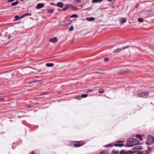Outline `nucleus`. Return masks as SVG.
Listing matches in <instances>:
<instances>
[{
  "label": "nucleus",
  "instance_id": "nucleus-1",
  "mask_svg": "<svg viewBox=\"0 0 154 154\" xmlns=\"http://www.w3.org/2000/svg\"><path fill=\"white\" fill-rule=\"evenodd\" d=\"M153 137L150 135H149L147 138L146 143L147 145H150L153 143Z\"/></svg>",
  "mask_w": 154,
  "mask_h": 154
},
{
  "label": "nucleus",
  "instance_id": "nucleus-2",
  "mask_svg": "<svg viewBox=\"0 0 154 154\" xmlns=\"http://www.w3.org/2000/svg\"><path fill=\"white\" fill-rule=\"evenodd\" d=\"M149 92L147 91H144L141 93H139L137 94V96L138 97H142L143 98H146L148 96Z\"/></svg>",
  "mask_w": 154,
  "mask_h": 154
},
{
  "label": "nucleus",
  "instance_id": "nucleus-3",
  "mask_svg": "<svg viewBox=\"0 0 154 154\" xmlns=\"http://www.w3.org/2000/svg\"><path fill=\"white\" fill-rule=\"evenodd\" d=\"M128 47H129V46H127L125 47H123L122 48H118V49H115L114 51L113 52L114 53H118V52L121 51H122L123 50H124L126 48H128Z\"/></svg>",
  "mask_w": 154,
  "mask_h": 154
},
{
  "label": "nucleus",
  "instance_id": "nucleus-4",
  "mask_svg": "<svg viewBox=\"0 0 154 154\" xmlns=\"http://www.w3.org/2000/svg\"><path fill=\"white\" fill-rule=\"evenodd\" d=\"M132 142L133 146L134 145H137L139 144L140 142L136 138H134L133 139Z\"/></svg>",
  "mask_w": 154,
  "mask_h": 154
},
{
  "label": "nucleus",
  "instance_id": "nucleus-5",
  "mask_svg": "<svg viewBox=\"0 0 154 154\" xmlns=\"http://www.w3.org/2000/svg\"><path fill=\"white\" fill-rule=\"evenodd\" d=\"M45 6V5L43 3H38L37 4L36 8L37 9H40Z\"/></svg>",
  "mask_w": 154,
  "mask_h": 154
},
{
  "label": "nucleus",
  "instance_id": "nucleus-6",
  "mask_svg": "<svg viewBox=\"0 0 154 154\" xmlns=\"http://www.w3.org/2000/svg\"><path fill=\"white\" fill-rule=\"evenodd\" d=\"M126 145L127 146L129 147L133 146L132 141L130 140L128 141L126 143Z\"/></svg>",
  "mask_w": 154,
  "mask_h": 154
},
{
  "label": "nucleus",
  "instance_id": "nucleus-7",
  "mask_svg": "<svg viewBox=\"0 0 154 154\" xmlns=\"http://www.w3.org/2000/svg\"><path fill=\"white\" fill-rule=\"evenodd\" d=\"M72 21L69 19H66L65 21H62L63 23H64V24L66 25H69L71 23Z\"/></svg>",
  "mask_w": 154,
  "mask_h": 154
},
{
  "label": "nucleus",
  "instance_id": "nucleus-8",
  "mask_svg": "<svg viewBox=\"0 0 154 154\" xmlns=\"http://www.w3.org/2000/svg\"><path fill=\"white\" fill-rule=\"evenodd\" d=\"M49 41L53 43L56 42L57 41V38L56 37H54L49 39Z\"/></svg>",
  "mask_w": 154,
  "mask_h": 154
},
{
  "label": "nucleus",
  "instance_id": "nucleus-9",
  "mask_svg": "<svg viewBox=\"0 0 154 154\" xmlns=\"http://www.w3.org/2000/svg\"><path fill=\"white\" fill-rule=\"evenodd\" d=\"M142 149L143 148L141 146H135L133 148V149H135L137 151H138L139 149Z\"/></svg>",
  "mask_w": 154,
  "mask_h": 154
},
{
  "label": "nucleus",
  "instance_id": "nucleus-10",
  "mask_svg": "<svg viewBox=\"0 0 154 154\" xmlns=\"http://www.w3.org/2000/svg\"><path fill=\"white\" fill-rule=\"evenodd\" d=\"M31 83H35V85H37L39 84H40L42 82L41 81L38 80V81H33L31 82Z\"/></svg>",
  "mask_w": 154,
  "mask_h": 154
},
{
  "label": "nucleus",
  "instance_id": "nucleus-11",
  "mask_svg": "<svg viewBox=\"0 0 154 154\" xmlns=\"http://www.w3.org/2000/svg\"><path fill=\"white\" fill-rule=\"evenodd\" d=\"M88 96V94H82V95L81 97H82L85 98L86 97ZM80 96H77L75 97V98H79V97H80Z\"/></svg>",
  "mask_w": 154,
  "mask_h": 154
},
{
  "label": "nucleus",
  "instance_id": "nucleus-12",
  "mask_svg": "<svg viewBox=\"0 0 154 154\" xmlns=\"http://www.w3.org/2000/svg\"><path fill=\"white\" fill-rule=\"evenodd\" d=\"M86 20L89 21H93L95 20V18L93 17H87Z\"/></svg>",
  "mask_w": 154,
  "mask_h": 154
},
{
  "label": "nucleus",
  "instance_id": "nucleus-13",
  "mask_svg": "<svg viewBox=\"0 0 154 154\" xmlns=\"http://www.w3.org/2000/svg\"><path fill=\"white\" fill-rule=\"evenodd\" d=\"M57 6L60 8H62L63 7V4L61 2H58L57 4Z\"/></svg>",
  "mask_w": 154,
  "mask_h": 154
},
{
  "label": "nucleus",
  "instance_id": "nucleus-14",
  "mask_svg": "<svg viewBox=\"0 0 154 154\" xmlns=\"http://www.w3.org/2000/svg\"><path fill=\"white\" fill-rule=\"evenodd\" d=\"M85 143L80 144L79 143L74 144V146L75 147H79L83 145Z\"/></svg>",
  "mask_w": 154,
  "mask_h": 154
},
{
  "label": "nucleus",
  "instance_id": "nucleus-15",
  "mask_svg": "<svg viewBox=\"0 0 154 154\" xmlns=\"http://www.w3.org/2000/svg\"><path fill=\"white\" fill-rule=\"evenodd\" d=\"M127 19L126 18H123L120 20V22L121 23H124L126 22Z\"/></svg>",
  "mask_w": 154,
  "mask_h": 154
},
{
  "label": "nucleus",
  "instance_id": "nucleus-16",
  "mask_svg": "<svg viewBox=\"0 0 154 154\" xmlns=\"http://www.w3.org/2000/svg\"><path fill=\"white\" fill-rule=\"evenodd\" d=\"M78 15L75 14H74L70 16L69 17V18H78Z\"/></svg>",
  "mask_w": 154,
  "mask_h": 154
},
{
  "label": "nucleus",
  "instance_id": "nucleus-17",
  "mask_svg": "<svg viewBox=\"0 0 154 154\" xmlns=\"http://www.w3.org/2000/svg\"><path fill=\"white\" fill-rule=\"evenodd\" d=\"M114 145V144L113 143H110L109 144H108L107 145H106L105 146L107 148L110 147H112Z\"/></svg>",
  "mask_w": 154,
  "mask_h": 154
},
{
  "label": "nucleus",
  "instance_id": "nucleus-18",
  "mask_svg": "<svg viewBox=\"0 0 154 154\" xmlns=\"http://www.w3.org/2000/svg\"><path fill=\"white\" fill-rule=\"evenodd\" d=\"M69 5H66L63 8V9L62 10V11H64L66 10L67 9H68L69 7Z\"/></svg>",
  "mask_w": 154,
  "mask_h": 154
},
{
  "label": "nucleus",
  "instance_id": "nucleus-19",
  "mask_svg": "<svg viewBox=\"0 0 154 154\" xmlns=\"http://www.w3.org/2000/svg\"><path fill=\"white\" fill-rule=\"evenodd\" d=\"M103 0H92V2L93 3H97V2H99L100 3L102 1H103Z\"/></svg>",
  "mask_w": 154,
  "mask_h": 154
},
{
  "label": "nucleus",
  "instance_id": "nucleus-20",
  "mask_svg": "<svg viewBox=\"0 0 154 154\" xmlns=\"http://www.w3.org/2000/svg\"><path fill=\"white\" fill-rule=\"evenodd\" d=\"M114 145L116 146L122 147L124 146L123 144H114Z\"/></svg>",
  "mask_w": 154,
  "mask_h": 154
},
{
  "label": "nucleus",
  "instance_id": "nucleus-21",
  "mask_svg": "<svg viewBox=\"0 0 154 154\" xmlns=\"http://www.w3.org/2000/svg\"><path fill=\"white\" fill-rule=\"evenodd\" d=\"M46 66L48 67H52L53 66L54 64L53 63H47L46 64Z\"/></svg>",
  "mask_w": 154,
  "mask_h": 154
},
{
  "label": "nucleus",
  "instance_id": "nucleus-22",
  "mask_svg": "<svg viewBox=\"0 0 154 154\" xmlns=\"http://www.w3.org/2000/svg\"><path fill=\"white\" fill-rule=\"evenodd\" d=\"M128 153L127 151H125L124 150H122L120 152V154H126Z\"/></svg>",
  "mask_w": 154,
  "mask_h": 154
},
{
  "label": "nucleus",
  "instance_id": "nucleus-23",
  "mask_svg": "<svg viewBox=\"0 0 154 154\" xmlns=\"http://www.w3.org/2000/svg\"><path fill=\"white\" fill-rule=\"evenodd\" d=\"M18 3V2L17 1H16L15 2H13L11 4V6H13L14 5H16Z\"/></svg>",
  "mask_w": 154,
  "mask_h": 154
},
{
  "label": "nucleus",
  "instance_id": "nucleus-24",
  "mask_svg": "<svg viewBox=\"0 0 154 154\" xmlns=\"http://www.w3.org/2000/svg\"><path fill=\"white\" fill-rule=\"evenodd\" d=\"M136 137L137 138H139L141 140H142V137H141V136H140V135L139 134L136 135Z\"/></svg>",
  "mask_w": 154,
  "mask_h": 154
},
{
  "label": "nucleus",
  "instance_id": "nucleus-25",
  "mask_svg": "<svg viewBox=\"0 0 154 154\" xmlns=\"http://www.w3.org/2000/svg\"><path fill=\"white\" fill-rule=\"evenodd\" d=\"M47 12L51 14H52L54 12V11L52 10L49 9L47 11Z\"/></svg>",
  "mask_w": 154,
  "mask_h": 154
},
{
  "label": "nucleus",
  "instance_id": "nucleus-26",
  "mask_svg": "<svg viewBox=\"0 0 154 154\" xmlns=\"http://www.w3.org/2000/svg\"><path fill=\"white\" fill-rule=\"evenodd\" d=\"M138 20L140 22H142L143 21V19L141 18H138Z\"/></svg>",
  "mask_w": 154,
  "mask_h": 154
},
{
  "label": "nucleus",
  "instance_id": "nucleus-27",
  "mask_svg": "<svg viewBox=\"0 0 154 154\" xmlns=\"http://www.w3.org/2000/svg\"><path fill=\"white\" fill-rule=\"evenodd\" d=\"M74 29L73 27L72 26L70 27L69 29V31H72Z\"/></svg>",
  "mask_w": 154,
  "mask_h": 154
},
{
  "label": "nucleus",
  "instance_id": "nucleus-28",
  "mask_svg": "<svg viewBox=\"0 0 154 154\" xmlns=\"http://www.w3.org/2000/svg\"><path fill=\"white\" fill-rule=\"evenodd\" d=\"M99 92L100 93H103L104 92V90L103 89H100L99 90Z\"/></svg>",
  "mask_w": 154,
  "mask_h": 154
},
{
  "label": "nucleus",
  "instance_id": "nucleus-29",
  "mask_svg": "<svg viewBox=\"0 0 154 154\" xmlns=\"http://www.w3.org/2000/svg\"><path fill=\"white\" fill-rule=\"evenodd\" d=\"M100 153L101 154H106V150H103Z\"/></svg>",
  "mask_w": 154,
  "mask_h": 154
},
{
  "label": "nucleus",
  "instance_id": "nucleus-30",
  "mask_svg": "<svg viewBox=\"0 0 154 154\" xmlns=\"http://www.w3.org/2000/svg\"><path fill=\"white\" fill-rule=\"evenodd\" d=\"M15 20H18L20 19L18 15H16L15 16Z\"/></svg>",
  "mask_w": 154,
  "mask_h": 154
},
{
  "label": "nucleus",
  "instance_id": "nucleus-31",
  "mask_svg": "<svg viewBox=\"0 0 154 154\" xmlns=\"http://www.w3.org/2000/svg\"><path fill=\"white\" fill-rule=\"evenodd\" d=\"M152 11H151L150 10H149L146 11V13L147 14H149Z\"/></svg>",
  "mask_w": 154,
  "mask_h": 154
},
{
  "label": "nucleus",
  "instance_id": "nucleus-32",
  "mask_svg": "<svg viewBox=\"0 0 154 154\" xmlns=\"http://www.w3.org/2000/svg\"><path fill=\"white\" fill-rule=\"evenodd\" d=\"M24 17L26 16H30L31 15V14L30 13H26V14H24Z\"/></svg>",
  "mask_w": 154,
  "mask_h": 154
},
{
  "label": "nucleus",
  "instance_id": "nucleus-33",
  "mask_svg": "<svg viewBox=\"0 0 154 154\" xmlns=\"http://www.w3.org/2000/svg\"><path fill=\"white\" fill-rule=\"evenodd\" d=\"M144 152H139L138 153H137L136 154H143Z\"/></svg>",
  "mask_w": 154,
  "mask_h": 154
},
{
  "label": "nucleus",
  "instance_id": "nucleus-34",
  "mask_svg": "<svg viewBox=\"0 0 154 154\" xmlns=\"http://www.w3.org/2000/svg\"><path fill=\"white\" fill-rule=\"evenodd\" d=\"M124 142V141L121 140V141H117L116 142L117 143H123Z\"/></svg>",
  "mask_w": 154,
  "mask_h": 154
},
{
  "label": "nucleus",
  "instance_id": "nucleus-35",
  "mask_svg": "<svg viewBox=\"0 0 154 154\" xmlns=\"http://www.w3.org/2000/svg\"><path fill=\"white\" fill-rule=\"evenodd\" d=\"M75 0V1L76 2H77L79 3V2H81V0Z\"/></svg>",
  "mask_w": 154,
  "mask_h": 154
},
{
  "label": "nucleus",
  "instance_id": "nucleus-36",
  "mask_svg": "<svg viewBox=\"0 0 154 154\" xmlns=\"http://www.w3.org/2000/svg\"><path fill=\"white\" fill-rule=\"evenodd\" d=\"M108 60V58H104V61L105 62L107 61Z\"/></svg>",
  "mask_w": 154,
  "mask_h": 154
},
{
  "label": "nucleus",
  "instance_id": "nucleus-37",
  "mask_svg": "<svg viewBox=\"0 0 154 154\" xmlns=\"http://www.w3.org/2000/svg\"><path fill=\"white\" fill-rule=\"evenodd\" d=\"M24 17V14L19 17L20 19Z\"/></svg>",
  "mask_w": 154,
  "mask_h": 154
},
{
  "label": "nucleus",
  "instance_id": "nucleus-38",
  "mask_svg": "<svg viewBox=\"0 0 154 154\" xmlns=\"http://www.w3.org/2000/svg\"><path fill=\"white\" fill-rule=\"evenodd\" d=\"M14 1V0H8V2H13Z\"/></svg>",
  "mask_w": 154,
  "mask_h": 154
},
{
  "label": "nucleus",
  "instance_id": "nucleus-39",
  "mask_svg": "<svg viewBox=\"0 0 154 154\" xmlns=\"http://www.w3.org/2000/svg\"><path fill=\"white\" fill-rule=\"evenodd\" d=\"M112 152L114 153H117V151H114V150H113L112 151Z\"/></svg>",
  "mask_w": 154,
  "mask_h": 154
},
{
  "label": "nucleus",
  "instance_id": "nucleus-40",
  "mask_svg": "<svg viewBox=\"0 0 154 154\" xmlns=\"http://www.w3.org/2000/svg\"><path fill=\"white\" fill-rule=\"evenodd\" d=\"M29 154H34V152L32 151Z\"/></svg>",
  "mask_w": 154,
  "mask_h": 154
},
{
  "label": "nucleus",
  "instance_id": "nucleus-41",
  "mask_svg": "<svg viewBox=\"0 0 154 154\" xmlns=\"http://www.w3.org/2000/svg\"><path fill=\"white\" fill-rule=\"evenodd\" d=\"M57 10L59 11H62V10H61V9H57Z\"/></svg>",
  "mask_w": 154,
  "mask_h": 154
},
{
  "label": "nucleus",
  "instance_id": "nucleus-42",
  "mask_svg": "<svg viewBox=\"0 0 154 154\" xmlns=\"http://www.w3.org/2000/svg\"><path fill=\"white\" fill-rule=\"evenodd\" d=\"M53 4H54V3H50V5H53Z\"/></svg>",
  "mask_w": 154,
  "mask_h": 154
},
{
  "label": "nucleus",
  "instance_id": "nucleus-43",
  "mask_svg": "<svg viewBox=\"0 0 154 154\" xmlns=\"http://www.w3.org/2000/svg\"><path fill=\"white\" fill-rule=\"evenodd\" d=\"M4 100L3 98H1V99H0V100Z\"/></svg>",
  "mask_w": 154,
  "mask_h": 154
},
{
  "label": "nucleus",
  "instance_id": "nucleus-44",
  "mask_svg": "<svg viewBox=\"0 0 154 154\" xmlns=\"http://www.w3.org/2000/svg\"><path fill=\"white\" fill-rule=\"evenodd\" d=\"M91 91V90H88V92L89 91Z\"/></svg>",
  "mask_w": 154,
  "mask_h": 154
},
{
  "label": "nucleus",
  "instance_id": "nucleus-45",
  "mask_svg": "<svg viewBox=\"0 0 154 154\" xmlns=\"http://www.w3.org/2000/svg\"><path fill=\"white\" fill-rule=\"evenodd\" d=\"M129 153H130V152L131 153V151H129Z\"/></svg>",
  "mask_w": 154,
  "mask_h": 154
},
{
  "label": "nucleus",
  "instance_id": "nucleus-46",
  "mask_svg": "<svg viewBox=\"0 0 154 154\" xmlns=\"http://www.w3.org/2000/svg\"><path fill=\"white\" fill-rule=\"evenodd\" d=\"M21 1H23V0H20Z\"/></svg>",
  "mask_w": 154,
  "mask_h": 154
},
{
  "label": "nucleus",
  "instance_id": "nucleus-47",
  "mask_svg": "<svg viewBox=\"0 0 154 154\" xmlns=\"http://www.w3.org/2000/svg\"><path fill=\"white\" fill-rule=\"evenodd\" d=\"M36 77L38 78V76H36Z\"/></svg>",
  "mask_w": 154,
  "mask_h": 154
}]
</instances>
